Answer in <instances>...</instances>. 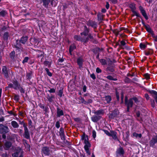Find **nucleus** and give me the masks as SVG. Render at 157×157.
I'll return each instance as SVG.
<instances>
[{
  "label": "nucleus",
  "mask_w": 157,
  "mask_h": 157,
  "mask_svg": "<svg viewBox=\"0 0 157 157\" xmlns=\"http://www.w3.org/2000/svg\"><path fill=\"white\" fill-rule=\"evenodd\" d=\"M15 53V52L14 51H13L10 53V57L11 58L13 57L14 56Z\"/></svg>",
  "instance_id": "4c0bfd02"
},
{
  "label": "nucleus",
  "mask_w": 157,
  "mask_h": 157,
  "mask_svg": "<svg viewBox=\"0 0 157 157\" xmlns=\"http://www.w3.org/2000/svg\"><path fill=\"white\" fill-rule=\"evenodd\" d=\"M8 37V34L7 33H5L3 35V38L5 40H7Z\"/></svg>",
  "instance_id": "2f4dec72"
},
{
  "label": "nucleus",
  "mask_w": 157,
  "mask_h": 157,
  "mask_svg": "<svg viewBox=\"0 0 157 157\" xmlns=\"http://www.w3.org/2000/svg\"><path fill=\"white\" fill-rule=\"evenodd\" d=\"M107 70L111 72H113L114 71L113 68L112 67H109L107 68Z\"/></svg>",
  "instance_id": "72a5a7b5"
},
{
  "label": "nucleus",
  "mask_w": 157,
  "mask_h": 157,
  "mask_svg": "<svg viewBox=\"0 0 157 157\" xmlns=\"http://www.w3.org/2000/svg\"><path fill=\"white\" fill-rule=\"evenodd\" d=\"M147 30V31L149 32H151V30L150 28H146Z\"/></svg>",
  "instance_id": "13d9d810"
},
{
  "label": "nucleus",
  "mask_w": 157,
  "mask_h": 157,
  "mask_svg": "<svg viewBox=\"0 0 157 157\" xmlns=\"http://www.w3.org/2000/svg\"><path fill=\"white\" fill-rule=\"evenodd\" d=\"M39 106L42 109H44V105H42L41 104H40L39 105Z\"/></svg>",
  "instance_id": "5fc2aeb1"
},
{
  "label": "nucleus",
  "mask_w": 157,
  "mask_h": 157,
  "mask_svg": "<svg viewBox=\"0 0 157 157\" xmlns=\"http://www.w3.org/2000/svg\"><path fill=\"white\" fill-rule=\"evenodd\" d=\"M138 134L134 132L133 134V136L136 137H138Z\"/></svg>",
  "instance_id": "3c124183"
},
{
  "label": "nucleus",
  "mask_w": 157,
  "mask_h": 157,
  "mask_svg": "<svg viewBox=\"0 0 157 157\" xmlns=\"http://www.w3.org/2000/svg\"><path fill=\"white\" fill-rule=\"evenodd\" d=\"M74 39L77 40H80L86 43L87 41V39L84 40V38H81L80 36L77 35H75L74 37Z\"/></svg>",
  "instance_id": "0eeeda50"
},
{
  "label": "nucleus",
  "mask_w": 157,
  "mask_h": 157,
  "mask_svg": "<svg viewBox=\"0 0 157 157\" xmlns=\"http://www.w3.org/2000/svg\"><path fill=\"white\" fill-rule=\"evenodd\" d=\"M140 47L141 49H144L145 48L146 46L143 43H140Z\"/></svg>",
  "instance_id": "c756f323"
},
{
  "label": "nucleus",
  "mask_w": 157,
  "mask_h": 157,
  "mask_svg": "<svg viewBox=\"0 0 157 157\" xmlns=\"http://www.w3.org/2000/svg\"><path fill=\"white\" fill-rule=\"evenodd\" d=\"M2 138L4 139H6V136L5 134H3L2 136Z\"/></svg>",
  "instance_id": "338daca9"
},
{
  "label": "nucleus",
  "mask_w": 157,
  "mask_h": 157,
  "mask_svg": "<svg viewBox=\"0 0 157 157\" xmlns=\"http://www.w3.org/2000/svg\"><path fill=\"white\" fill-rule=\"evenodd\" d=\"M28 59H29V58H28V57H25L24 58V59L23 60V62H22L23 63H24L27 62L28 61Z\"/></svg>",
  "instance_id": "ea45409f"
},
{
  "label": "nucleus",
  "mask_w": 157,
  "mask_h": 157,
  "mask_svg": "<svg viewBox=\"0 0 157 157\" xmlns=\"http://www.w3.org/2000/svg\"><path fill=\"white\" fill-rule=\"evenodd\" d=\"M150 93L152 94H154L155 96V97H157V92L154 90H152L150 92Z\"/></svg>",
  "instance_id": "473e14b6"
},
{
  "label": "nucleus",
  "mask_w": 157,
  "mask_h": 157,
  "mask_svg": "<svg viewBox=\"0 0 157 157\" xmlns=\"http://www.w3.org/2000/svg\"><path fill=\"white\" fill-rule=\"evenodd\" d=\"M145 97L147 100H148L149 99V97L147 94H145Z\"/></svg>",
  "instance_id": "49530a36"
},
{
  "label": "nucleus",
  "mask_w": 157,
  "mask_h": 157,
  "mask_svg": "<svg viewBox=\"0 0 157 157\" xmlns=\"http://www.w3.org/2000/svg\"><path fill=\"white\" fill-rule=\"evenodd\" d=\"M76 47L74 44L71 45L70 46V47L69 50V53L70 55H72V54L71 53V52Z\"/></svg>",
  "instance_id": "a211bd4d"
},
{
  "label": "nucleus",
  "mask_w": 157,
  "mask_h": 157,
  "mask_svg": "<svg viewBox=\"0 0 157 157\" xmlns=\"http://www.w3.org/2000/svg\"><path fill=\"white\" fill-rule=\"evenodd\" d=\"M101 11L103 13H105L106 12V10L105 9H102Z\"/></svg>",
  "instance_id": "052dcab7"
},
{
  "label": "nucleus",
  "mask_w": 157,
  "mask_h": 157,
  "mask_svg": "<svg viewBox=\"0 0 157 157\" xmlns=\"http://www.w3.org/2000/svg\"><path fill=\"white\" fill-rule=\"evenodd\" d=\"M63 94V92L62 90H60L59 91V92L58 93V95L60 97H61L62 96Z\"/></svg>",
  "instance_id": "a18cd8bd"
},
{
  "label": "nucleus",
  "mask_w": 157,
  "mask_h": 157,
  "mask_svg": "<svg viewBox=\"0 0 157 157\" xmlns=\"http://www.w3.org/2000/svg\"><path fill=\"white\" fill-rule=\"evenodd\" d=\"M100 62L101 63V64L103 65H105L107 64V62L106 60L104 59H100Z\"/></svg>",
  "instance_id": "393cba45"
},
{
  "label": "nucleus",
  "mask_w": 157,
  "mask_h": 157,
  "mask_svg": "<svg viewBox=\"0 0 157 157\" xmlns=\"http://www.w3.org/2000/svg\"><path fill=\"white\" fill-rule=\"evenodd\" d=\"M90 76L93 79H94L95 78V76L94 74H92L90 75Z\"/></svg>",
  "instance_id": "864d4df0"
},
{
  "label": "nucleus",
  "mask_w": 157,
  "mask_h": 157,
  "mask_svg": "<svg viewBox=\"0 0 157 157\" xmlns=\"http://www.w3.org/2000/svg\"><path fill=\"white\" fill-rule=\"evenodd\" d=\"M93 39V36L90 34H89L88 35V36L86 38H84V40H86L87 39V41L89 40H92Z\"/></svg>",
  "instance_id": "c85d7f7f"
},
{
  "label": "nucleus",
  "mask_w": 157,
  "mask_h": 157,
  "mask_svg": "<svg viewBox=\"0 0 157 157\" xmlns=\"http://www.w3.org/2000/svg\"><path fill=\"white\" fill-rule=\"evenodd\" d=\"M144 76L145 78L147 79H148L150 78L149 75L148 73L144 74Z\"/></svg>",
  "instance_id": "f704fd0d"
},
{
  "label": "nucleus",
  "mask_w": 157,
  "mask_h": 157,
  "mask_svg": "<svg viewBox=\"0 0 157 157\" xmlns=\"http://www.w3.org/2000/svg\"><path fill=\"white\" fill-rule=\"evenodd\" d=\"M101 118L100 116H94L91 117L92 121L94 122H96Z\"/></svg>",
  "instance_id": "9b49d317"
},
{
  "label": "nucleus",
  "mask_w": 157,
  "mask_h": 157,
  "mask_svg": "<svg viewBox=\"0 0 157 157\" xmlns=\"http://www.w3.org/2000/svg\"><path fill=\"white\" fill-rule=\"evenodd\" d=\"M43 2V5L45 7H47L50 1V0H42Z\"/></svg>",
  "instance_id": "4be33fe9"
},
{
  "label": "nucleus",
  "mask_w": 157,
  "mask_h": 157,
  "mask_svg": "<svg viewBox=\"0 0 157 157\" xmlns=\"http://www.w3.org/2000/svg\"><path fill=\"white\" fill-rule=\"evenodd\" d=\"M47 73L49 76H52V73L49 71Z\"/></svg>",
  "instance_id": "bf43d9fd"
},
{
  "label": "nucleus",
  "mask_w": 157,
  "mask_h": 157,
  "mask_svg": "<svg viewBox=\"0 0 157 157\" xmlns=\"http://www.w3.org/2000/svg\"><path fill=\"white\" fill-rule=\"evenodd\" d=\"M42 154L45 155H49L50 153L49 148L46 147H44L42 149Z\"/></svg>",
  "instance_id": "39448f33"
},
{
  "label": "nucleus",
  "mask_w": 157,
  "mask_h": 157,
  "mask_svg": "<svg viewBox=\"0 0 157 157\" xmlns=\"http://www.w3.org/2000/svg\"><path fill=\"white\" fill-rule=\"evenodd\" d=\"M6 13V12L4 11H2L0 12V15L2 16H4Z\"/></svg>",
  "instance_id": "c9c22d12"
},
{
  "label": "nucleus",
  "mask_w": 157,
  "mask_h": 157,
  "mask_svg": "<svg viewBox=\"0 0 157 157\" xmlns=\"http://www.w3.org/2000/svg\"><path fill=\"white\" fill-rule=\"evenodd\" d=\"M105 99L107 102H109L111 101V98L109 96H106Z\"/></svg>",
  "instance_id": "7c9ffc66"
},
{
  "label": "nucleus",
  "mask_w": 157,
  "mask_h": 157,
  "mask_svg": "<svg viewBox=\"0 0 157 157\" xmlns=\"http://www.w3.org/2000/svg\"><path fill=\"white\" fill-rule=\"evenodd\" d=\"M109 1H111L112 3H115L117 2L116 0H109Z\"/></svg>",
  "instance_id": "6e6d98bb"
},
{
  "label": "nucleus",
  "mask_w": 157,
  "mask_h": 157,
  "mask_svg": "<svg viewBox=\"0 0 157 157\" xmlns=\"http://www.w3.org/2000/svg\"><path fill=\"white\" fill-rule=\"evenodd\" d=\"M45 70L47 72V73L49 71V69L47 68H45Z\"/></svg>",
  "instance_id": "774afa93"
},
{
  "label": "nucleus",
  "mask_w": 157,
  "mask_h": 157,
  "mask_svg": "<svg viewBox=\"0 0 157 157\" xmlns=\"http://www.w3.org/2000/svg\"><path fill=\"white\" fill-rule=\"evenodd\" d=\"M132 99H133V101H134L136 103H137L139 102L138 99L136 98H133Z\"/></svg>",
  "instance_id": "37998d69"
},
{
  "label": "nucleus",
  "mask_w": 157,
  "mask_h": 157,
  "mask_svg": "<svg viewBox=\"0 0 157 157\" xmlns=\"http://www.w3.org/2000/svg\"><path fill=\"white\" fill-rule=\"evenodd\" d=\"M96 71L97 73H100L101 72V70L99 67H97L96 69Z\"/></svg>",
  "instance_id": "79ce46f5"
},
{
  "label": "nucleus",
  "mask_w": 157,
  "mask_h": 157,
  "mask_svg": "<svg viewBox=\"0 0 157 157\" xmlns=\"http://www.w3.org/2000/svg\"><path fill=\"white\" fill-rule=\"evenodd\" d=\"M11 143L10 142H7L4 145V148L5 149H8L11 146Z\"/></svg>",
  "instance_id": "ddd939ff"
},
{
  "label": "nucleus",
  "mask_w": 157,
  "mask_h": 157,
  "mask_svg": "<svg viewBox=\"0 0 157 157\" xmlns=\"http://www.w3.org/2000/svg\"><path fill=\"white\" fill-rule=\"evenodd\" d=\"M2 71L3 74L5 76L7 77L8 75V71L7 70L6 67L5 66L3 67L2 69Z\"/></svg>",
  "instance_id": "1a4fd4ad"
},
{
  "label": "nucleus",
  "mask_w": 157,
  "mask_h": 157,
  "mask_svg": "<svg viewBox=\"0 0 157 157\" xmlns=\"http://www.w3.org/2000/svg\"><path fill=\"white\" fill-rule=\"evenodd\" d=\"M105 133L106 134H107V135L109 136H110V133L108 131L105 130Z\"/></svg>",
  "instance_id": "603ef678"
},
{
  "label": "nucleus",
  "mask_w": 157,
  "mask_h": 157,
  "mask_svg": "<svg viewBox=\"0 0 157 157\" xmlns=\"http://www.w3.org/2000/svg\"><path fill=\"white\" fill-rule=\"evenodd\" d=\"M106 78L109 80H112L113 81H116L117 79L116 78H113L112 76L109 75L107 76Z\"/></svg>",
  "instance_id": "bb28decb"
},
{
  "label": "nucleus",
  "mask_w": 157,
  "mask_h": 157,
  "mask_svg": "<svg viewBox=\"0 0 157 157\" xmlns=\"http://www.w3.org/2000/svg\"><path fill=\"white\" fill-rule=\"evenodd\" d=\"M9 86L10 87H13L15 89H17L19 87V85L17 81H15L13 84H10Z\"/></svg>",
  "instance_id": "423d86ee"
},
{
  "label": "nucleus",
  "mask_w": 157,
  "mask_h": 157,
  "mask_svg": "<svg viewBox=\"0 0 157 157\" xmlns=\"http://www.w3.org/2000/svg\"><path fill=\"white\" fill-rule=\"evenodd\" d=\"M22 152L21 151H18L16 152L13 155V157H17L19 155H21V152Z\"/></svg>",
  "instance_id": "5701e85b"
},
{
  "label": "nucleus",
  "mask_w": 157,
  "mask_h": 157,
  "mask_svg": "<svg viewBox=\"0 0 157 157\" xmlns=\"http://www.w3.org/2000/svg\"><path fill=\"white\" fill-rule=\"evenodd\" d=\"M117 153L119 155H123L124 153V151L122 147H120L117 149Z\"/></svg>",
  "instance_id": "2eb2a0df"
},
{
  "label": "nucleus",
  "mask_w": 157,
  "mask_h": 157,
  "mask_svg": "<svg viewBox=\"0 0 157 157\" xmlns=\"http://www.w3.org/2000/svg\"><path fill=\"white\" fill-rule=\"evenodd\" d=\"M150 54V52H146L145 53V55L146 56H148Z\"/></svg>",
  "instance_id": "69168bd1"
},
{
  "label": "nucleus",
  "mask_w": 157,
  "mask_h": 157,
  "mask_svg": "<svg viewBox=\"0 0 157 157\" xmlns=\"http://www.w3.org/2000/svg\"><path fill=\"white\" fill-rule=\"evenodd\" d=\"M110 136H112L114 139H116L117 138L116 133L113 131L111 132Z\"/></svg>",
  "instance_id": "412c9836"
},
{
  "label": "nucleus",
  "mask_w": 157,
  "mask_h": 157,
  "mask_svg": "<svg viewBox=\"0 0 157 157\" xmlns=\"http://www.w3.org/2000/svg\"><path fill=\"white\" fill-rule=\"evenodd\" d=\"M104 112L102 110H100L97 111H95L94 112V114L97 115H99L101 114H103Z\"/></svg>",
  "instance_id": "aec40b11"
},
{
  "label": "nucleus",
  "mask_w": 157,
  "mask_h": 157,
  "mask_svg": "<svg viewBox=\"0 0 157 157\" xmlns=\"http://www.w3.org/2000/svg\"><path fill=\"white\" fill-rule=\"evenodd\" d=\"M151 106L153 107H154L155 106L154 102V101H153V103L151 102Z\"/></svg>",
  "instance_id": "e2e57ef3"
},
{
  "label": "nucleus",
  "mask_w": 157,
  "mask_h": 157,
  "mask_svg": "<svg viewBox=\"0 0 157 157\" xmlns=\"http://www.w3.org/2000/svg\"><path fill=\"white\" fill-rule=\"evenodd\" d=\"M157 143V137L155 136L153 138L150 142V145L151 146H153L155 144Z\"/></svg>",
  "instance_id": "6e6552de"
},
{
  "label": "nucleus",
  "mask_w": 157,
  "mask_h": 157,
  "mask_svg": "<svg viewBox=\"0 0 157 157\" xmlns=\"http://www.w3.org/2000/svg\"><path fill=\"white\" fill-rule=\"evenodd\" d=\"M92 136L94 138L96 137V132L95 131H93L92 132Z\"/></svg>",
  "instance_id": "a19ab883"
},
{
  "label": "nucleus",
  "mask_w": 157,
  "mask_h": 157,
  "mask_svg": "<svg viewBox=\"0 0 157 157\" xmlns=\"http://www.w3.org/2000/svg\"><path fill=\"white\" fill-rule=\"evenodd\" d=\"M63 115V112L62 110L59 109L58 108L57 109V115L58 117Z\"/></svg>",
  "instance_id": "f3484780"
},
{
  "label": "nucleus",
  "mask_w": 157,
  "mask_h": 157,
  "mask_svg": "<svg viewBox=\"0 0 157 157\" xmlns=\"http://www.w3.org/2000/svg\"><path fill=\"white\" fill-rule=\"evenodd\" d=\"M48 91L50 93H54L55 92V89L54 88H51Z\"/></svg>",
  "instance_id": "e433bc0d"
},
{
  "label": "nucleus",
  "mask_w": 157,
  "mask_h": 157,
  "mask_svg": "<svg viewBox=\"0 0 157 157\" xmlns=\"http://www.w3.org/2000/svg\"><path fill=\"white\" fill-rule=\"evenodd\" d=\"M92 102V100L91 99H90L89 100L87 101V103H91Z\"/></svg>",
  "instance_id": "4d7b16f0"
},
{
  "label": "nucleus",
  "mask_w": 157,
  "mask_h": 157,
  "mask_svg": "<svg viewBox=\"0 0 157 157\" xmlns=\"http://www.w3.org/2000/svg\"><path fill=\"white\" fill-rule=\"evenodd\" d=\"M132 11L133 12V16L135 15L137 17H140V14L139 13H138V12H137L135 10L133 11Z\"/></svg>",
  "instance_id": "cd10ccee"
},
{
  "label": "nucleus",
  "mask_w": 157,
  "mask_h": 157,
  "mask_svg": "<svg viewBox=\"0 0 157 157\" xmlns=\"http://www.w3.org/2000/svg\"><path fill=\"white\" fill-rule=\"evenodd\" d=\"M121 44L122 46H124L126 44L125 42L124 41H121Z\"/></svg>",
  "instance_id": "de8ad7c7"
},
{
  "label": "nucleus",
  "mask_w": 157,
  "mask_h": 157,
  "mask_svg": "<svg viewBox=\"0 0 157 157\" xmlns=\"http://www.w3.org/2000/svg\"><path fill=\"white\" fill-rule=\"evenodd\" d=\"M89 32V30L87 29L86 26H84V31L81 33V35L82 36L84 35L85 36H86Z\"/></svg>",
  "instance_id": "4468645a"
},
{
  "label": "nucleus",
  "mask_w": 157,
  "mask_h": 157,
  "mask_svg": "<svg viewBox=\"0 0 157 157\" xmlns=\"http://www.w3.org/2000/svg\"><path fill=\"white\" fill-rule=\"evenodd\" d=\"M83 61L82 59L81 58H79L77 59V62L80 67H81L82 66Z\"/></svg>",
  "instance_id": "dca6fc26"
},
{
  "label": "nucleus",
  "mask_w": 157,
  "mask_h": 157,
  "mask_svg": "<svg viewBox=\"0 0 157 157\" xmlns=\"http://www.w3.org/2000/svg\"><path fill=\"white\" fill-rule=\"evenodd\" d=\"M109 3L108 2H106V5L105 6V7H106V8L107 9H108L109 8Z\"/></svg>",
  "instance_id": "8fccbe9b"
},
{
  "label": "nucleus",
  "mask_w": 157,
  "mask_h": 157,
  "mask_svg": "<svg viewBox=\"0 0 157 157\" xmlns=\"http://www.w3.org/2000/svg\"><path fill=\"white\" fill-rule=\"evenodd\" d=\"M133 103V99L131 98L129 99L128 101L127 98H125V103L127 105L128 111L129 108L131 107L132 106Z\"/></svg>",
  "instance_id": "f257e3e1"
},
{
  "label": "nucleus",
  "mask_w": 157,
  "mask_h": 157,
  "mask_svg": "<svg viewBox=\"0 0 157 157\" xmlns=\"http://www.w3.org/2000/svg\"><path fill=\"white\" fill-rule=\"evenodd\" d=\"M129 7L131 9L132 11L136 9L135 5L134 3L131 4L129 5Z\"/></svg>",
  "instance_id": "b1692460"
},
{
  "label": "nucleus",
  "mask_w": 157,
  "mask_h": 157,
  "mask_svg": "<svg viewBox=\"0 0 157 157\" xmlns=\"http://www.w3.org/2000/svg\"><path fill=\"white\" fill-rule=\"evenodd\" d=\"M81 101L82 103H83L85 104H87V101H85L84 99L82 98H81Z\"/></svg>",
  "instance_id": "58836bf2"
},
{
  "label": "nucleus",
  "mask_w": 157,
  "mask_h": 157,
  "mask_svg": "<svg viewBox=\"0 0 157 157\" xmlns=\"http://www.w3.org/2000/svg\"><path fill=\"white\" fill-rule=\"evenodd\" d=\"M9 128L2 124H0V133H6L8 132Z\"/></svg>",
  "instance_id": "f03ea898"
},
{
  "label": "nucleus",
  "mask_w": 157,
  "mask_h": 157,
  "mask_svg": "<svg viewBox=\"0 0 157 157\" xmlns=\"http://www.w3.org/2000/svg\"><path fill=\"white\" fill-rule=\"evenodd\" d=\"M23 127L24 128V136L27 139H28L29 138V135L28 132V129L25 125V124H23Z\"/></svg>",
  "instance_id": "7ed1b4c3"
},
{
  "label": "nucleus",
  "mask_w": 157,
  "mask_h": 157,
  "mask_svg": "<svg viewBox=\"0 0 157 157\" xmlns=\"http://www.w3.org/2000/svg\"><path fill=\"white\" fill-rule=\"evenodd\" d=\"M82 139L84 140V143L85 144V145H90L88 141V139L87 137L85 135H83L82 136Z\"/></svg>",
  "instance_id": "9d476101"
},
{
  "label": "nucleus",
  "mask_w": 157,
  "mask_h": 157,
  "mask_svg": "<svg viewBox=\"0 0 157 157\" xmlns=\"http://www.w3.org/2000/svg\"><path fill=\"white\" fill-rule=\"evenodd\" d=\"M11 124L14 128H17L19 126L17 123L15 121H13L11 122Z\"/></svg>",
  "instance_id": "6ab92c4d"
},
{
  "label": "nucleus",
  "mask_w": 157,
  "mask_h": 157,
  "mask_svg": "<svg viewBox=\"0 0 157 157\" xmlns=\"http://www.w3.org/2000/svg\"><path fill=\"white\" fill-rule=\"evenodd\" d=\"M116 94L117 98V99L118 100H119V96L118 95V94L117 92H116Z\"/></svg>",
  "instance_id": "680f3d73"
},
{
  "label": "nucleus",
  "mask_w": 157,
  "mask_h": 157,
  "mask_svg": "<svg viewBox=\"0 0 157 157\" xmlns=\"http://www.w3.org/2000/svg\"><path fill=\"white\" fill-rule=\"evenodd\" d=\"M154 37L155 38V41H157V36H154Z\"/></svg>",
  "instance_id": "0e129e2a"
},
{
  "label": "nucleus",
  "mask_w": 157,
  "mask_h": 157,
  "mask_svg": "<svg viewBox=\"0 0 157 157\" xmlns=\"http://www.w3.org/2000/svg\"><path fill=\"white\" fill-rule=\"evenodd\" d=\"M56 126L57 128H59L60 127L59 123V121L56 122Z\"/></svg>",
  "instance_id": "c03bdc74"
},
{
  "label": "nucleus",
  "mask_w": 157,
  "mask_h": 157,
  "mask_svg": "<svg viewBox=\"0 0 157 157\" xmlns=\"http://www.w3.org/2000/svg\"><path fill=\"white\" fill-rule=\"evenodd\" d=\"M90 145H86L84 146V149L86 153L89 155H90V152L89 150V148L90 147Z\"/></svg>",
  "instance_id": "f8f14e48"
},
{
  "label": "nucleus",
  "mask_w": 157,
  "mask_h": 157,
  "mask_svg": "<svg viewBox=\"0 0 157 157\" xmlns=\"http://www.w3.org/2000/svg\"><path fill=\"white\" fill-rule=\"evenodd\" d=\"M27 40V37H23L21 38V42L23 43L24 44L26 42Z\"/></svg>",
  "instance_id": "a878e982"
},
{
  "label": "nucleus",
  "mask_w": 157,
  "mask_h": 157,
  "mask_svg": "<svg viewBox=\"0 0 157 157\" xmlns=\"http://www.w3.org/2000/svg\"><path fill=\"white\" fill-rule=\"evenodd\" d=\"M139 9L141 13H142L143 16L145 17V18L146 19H148V17L143 7L142 6H140L139 7Z\"/></svg>",
  "instance_id": "20e7f679"
},
{
  "label": "nucleus",
  "mask_w": 157,
  "mask_h": 157,
  "mask_svg": "<svg viewBox=\"0 0 157 157\" xmlns=\"http://www.w3.org/2000/svg\"><path fill=\"white\" fill-rule=\"evenodd\" d=\"M14 99L15 100L17 101H18L19 100L18 96L17 95H15L14 96Z\"/></svg>",
  "instance_id": "09e8293b"
}]
</instances>
